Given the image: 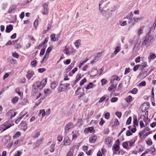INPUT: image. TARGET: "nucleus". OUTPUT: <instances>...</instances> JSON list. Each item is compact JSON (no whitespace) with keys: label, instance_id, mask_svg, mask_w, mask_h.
<instances>
[{"label":"nucleus","instance_id":"1","mask_svg":"<svg viewBox=\"0 0 156 156\" xmlns=\"http://www.w3.org/2000/svg\"><path fill=\"white\" fill-rule=\"evenodd\" d=\"M151 27H147L145 28V31L146 32L147 36L144 38L143 41L142 43V45L143 46H149L150 44V42L152 40V37L148 35L149 33L150 32Z\"/></svg>","mask_w":156,"mask_h":156},{"label":"nucleus","instance_id":"2","mask_svg":"<svg viewBox=\"0 0 156 156\" xmlns=\"http://www.w3.org/2000/svg\"><path fill=\"white\" fill-rule=\"evenodd\" d=\"M41 82L40 81H37L35 82L33 85V92L36 93L37 92L39 89H41Z\"/></svg>","mask_w":156,"mask_h":156},{"label":"nucleus","instance_id":"3","mask_svg":"<svg viewBox=\"0 0 156 156\" xmlns=\"http://www.w3.org/2000/svg\"><path fill=\"white\" fill-rule=\"evenodd\" d=\"M73 127V125L72 123L69 122L67 124L65 127L64 134L67 135L69 132V129H72Z\"/></svg>","mask_w":156,"mask_h":156},{"label":"nucleus","instance_id":"4","mask_svg":"<svg viewBox=\"0 0 156 156\" xmlns=\"http://www.w3.org/2000/svg\"><path fill=\"white\" fill-rule=\"evenodd\" d=\"M48 4V2H45L43 4V9L42 11V13L44 15L48 14V12L49 9L47 7Z\"/></svg>","mask_w":156,"mask_h":156},{"label":"nucleus","instance_id":"5","mask_svg":"<svg viewBox=\"0 0 156 156\" xmlns=\"http://www.w3.org/2000/svg\"><path fill=\"white\" fill-rule=\"evenodd\" d=\"M84 89H81V88L80 87H78L77 90L75 91V94L76 95H79V98H80L81 97H83L84 94V93L83 92Z\"/></svg>","mask_w":156,"mask_h":156},{"label":"nucleus","instance_id":"6","mask_svg":"<svg viewBox=\"0 0 156 156\" xmlns=\"http://www.w3.org/2000/svg\"><path fill=\"white\" fill-rule=\"evenodd\" d=\"M140 41H137L136 43L133 50V53L137 52L140 49Z\"/></svg>","mask_w":156,"mask_h":156},{"label":"nucleus","instance_id":"7","mask_svg":"<svg viewBox=\"0 0 156 156\" xmlns=\"http://www.w3.org/2000/svg\"><path fill=\"white\" fill-rule=\"evenodd\" d=\"M149 107V103L148 102H146L144 103L141 106V109L142 111L144 112L148 109Z\"/></svg>","mask_w":156,"mask_h":156},{"label":"nucleus","instance_id":"8","mask_svg":"<svg viewBox=\"0 0 156 156\" xmlns=\"http://www.w3.org/2000/svg\"><path fill=\"white\" fill-rule=\"evenodd\" d=\"M62 143L64 145L68 146L71 144V141L68 137H66L64 138Z\"/></svg>","mask_w":156,"mask_h":156},{"label":"nucleus","instance_id":"9","mask_svg":"<svg viewBox=\"0 0 156 156\" xmlns=\"http://www.w3.org/2000/svg\"><path fill=\"white\" fill-rule=\"evenodd\" d=\"M34 74V72L33 71L29 70L27 72L26 76L28 79L29 80L32 77Z\"/></svg>","mask_w":156,"mask_h":156},{"label":"nucleus","instance_id":"10","mask_svg":"<svg viewBox=\"0 0 156 156\" xmlns=\"http://www.w3.org/2000/svg\"><path fill=\"white\" fill-rule=\"evenodd\" d=\"M84 132L85 133H87L89 132L90 133H94V127H91L87 128H86L84 130Z\"/></svg>","mask_w":156,"mask_h":156},{"label":"nucleus","instance_id":"11","mask_svg":"<svg viewBox=\"0 0 156 156\" xmlns=\"http://www.w3.org/2000/svg\"><path fill=\"white\" fill-rule=\"evenodd\" d=\"M21 129L23 130H26L27 128V125L25 122H22L20 124Z\"/></svg>","mask_w":156,"mask_h":156},{"label":"nucleus","instance_id":"12","mask_svg":"<svg viewBox=\"0 0 156 156\" xmlns=\"http://www.w3.org/2000/svg\"><path fill=\"white\" fill-rule=\"evenodd\" d=\"M119 122L117 119H113L110 124V126H114L118 125H119Z\"/></svg>","mask_w":156,"mask_h":156},{"label":"nucleus","instance_id":"13","mask_svg":"<svg viewBox=\"0 0 156 156\" xmlns=\"http://www.w3.org/2000/svg\"><path fill=\"white\" fill-rule=\"evenodd\" d=\"M144 28L145 27L144 26H141L138 30L137 34L139 36L140 35L143 33V31Z\"/></svg>","mask_w":156,"mask_h":156},{"label":"nucleus","instance_id":"14","mask_svg":"<svg viewBox=\"0 0 156 156\" xmlns=\"http://www.w3.org/2000/svg\"><path fill=\"white\" fill-rule=\"evenodd\" d=\"M112 142V138L111 137H106L105 139V143L106 144H111Z\"/></svg>","mask_w":156,"mask_h":156},{"label":"nucleus","instance_id":"15","mask_svg":"<svg viewBox=\"0 0 156 156\" xmlns=\"http://www.w3.org/2000/svg\"><path fill=\"white\" fill-rule=\"evenodd\" d=\"M76 146H73L70 149V151L67 154V156H73V154L74 150Z\"/></svg>","mask_w":156,"mask_h":156},{"label":"nucleus","instance_id":"16","mask_svg":"<svg viewBox=\"0 0 156 156\" xmlns=\"http://www.w3.org/2000/svg\"><path fill=\"white\" fill-rule=\"evenodd\" d=\"M149 131V130L147 129L146 128L144 129L142 131L140 132L139 133V135L140 136V137L141 138H142L144 136H143L144 134L146 132V131Z\"/></svg>","mask_w":156,"mask_h":156},{"label":"nucleus","instance_id":"17","mask_svg":"<svg viewBox=\"0 0 156 156\" xmlns=\"http://www.w3.org/2000/svg\"><path fill=\"white\" fill-rule=\"evenodd\" d=\"M81 40H78L74 43V44L77 49H78L81 45Z\"/></svg>","mask_w":156,"mask_h":156},{"label":"nucleus","instance_id":"18","mask_svg":"<svg viewBox=\"0 0 156 156\" xmlns=\"http://www.w3.org/2000/svg\"><path fill=\"white\" fill-rule=\"evenodd\" d=\"M57 82L55 81L52 82L51 85V87L52 89H55L58 85Z\"/></svg>","mask_w":156,"mask_h":156},{"label":"nucleus","instance_id":"19","mask_svg":"<svg viewBox=\"0 0 156 156\" xmlns=\"http://www.w3.org/2000/svg\"><path fill=\"white\" fill-rule=\"evenodd\" d=\"M47 82V79L46 78H45L43 79L41 82V89H42L46 85Z\"/></svg>","mask_w":156,"mask_h":156},{"label":"nucleus","instance_id":"20","mask_svg":"<svg viewBox=\"0 0 156 156\" xmlns=\"http://www.w3.org/2000/svg\"><path fill=\"white\" fill-rule=\"evenodd\" d=\"M97 139V137L95 136H91L89 139V141L90 143L94 142Z\"/></svg>","mask_w":156,"mask_h":156},{"label":"nucleus","instance_id":"21","mask_svg":"<svg viewBox=\"0 0 156 156\" xmlns=\"http://www.w3.org/2000/svg\"><path fill=\"white\" fill-rule=\"evenodd\" d=\"M62 81H61L60 82V84L59 87L58 88V92H61L64 88L62 86H63V84L62 83Z\"/></svg>","mask_w":156,"mask_h":156},{"label":"nucleus","instance_id":"22","mask_svg":"<svg viewBox=\"0 0 156 156\" xmlns=\"http://www.w3.org/2000/svg\"><path fill=\"white\" fill-rule=\"evenodd\" d=\"M94 85L92 83H90L88 85H87L86 87V89L89 90L93 88L94 87Z\"/></svg>","mask_w":156,"mask_h":156},{"label":"nucleus","instance_id":"23","mask_svg":"<svg viewBox=\"0 0 156 156\" xmlns=\"http://www.w3.org/2000/svg\"><path fill=\"white\" fill-rule=\"evenodd\" d=\"M74 66V64L71 63L66 69V71L67 72H68Z\"/></svg>","mask_w":156,"mask_h":156},{"label":"nucleus","instance_id":"24","mask_svg":"<svg viewBox=\"0 0 156 156\" xmlns=\"http://www.w3.org/2000/svg\"><path fill=\"white\" fill-rule=\"evenodd\" d=\"M55 143L53 142L50 146V151L51 152H52L54 151L55 150Z\"/></svg>","mask_w":156,"mask_h":156},{"label":"nucleus","instance_id":"25","mask_svg":"<svg viewBox=\"0 0 156 156\" xmlns=\"http://www.w3.org/2000/svg\"><path fill=\"white\" fill-rule=\"evenodd\" d=\"M132 46V44L131 42H129V44H126L124 45V48L125 49H127L131 48Z\"/></svg>","mask_w":156,"mask_h":156},{"label":"nucleus","instance_id":"26","mask_svg":"<svg viewBox=\"0 0 156 156\" xmlns=\"http://www.w3.org/2000/svg\"><path fill=\"white\" fill-rule=\"evenodd\" d=\"M19 100V98L17 97H15L13 98L11 100L12 103L13 104H15L16 102Z\"/></svg>","mask_w":156,"mask_h":156},{"label":"nucleus","instance_id":"27","mask_svg":"<svg viewBox=\"0 0 156 156\" xmlns=\"http://www.w3.org/2000/svg\"><path fill=\"white\" fill-rule=\"evenodd\" d=\"M49 55V54L45 53V54L44 57L43 59V60L41 62L42 63H43V62L46 61V60L48 59V57Z\"/></svg>","mask_w":156,"mask_h":156},{"label":"nucleus","instance_id":"28","mask_svg":"<svg viewBox=\"0 0 156 156\" xmlns=\"http://www.w3.org/2000/svg\"><path fill=\"white\" fill-rule=\"evenodd\" d=\"M156 57V56L154 54H153L150 55L148 57V59L150 60H153Z\"/></svg>","mask_w":156,"mask_h":156},{"label":"nucleus","instance_id":"29","mask_svg":"<svg viewBox=\"0 0 156 156\" xmlns=\"http://www.w3.org/2000/svg\"><path fill=\"white\" fill-rule=\"evenodd\" d=\"M120 48L119 46H117L115 48V50L114 51V54L116 55L120 51Z\"/></svg>","mask_w":156,"mask_h":156},{"label":"nucleus","instance_id":"30","mask_svg":"<svg viewBox=\"0 0 156 156\" xmlns=\"http://www.w3.org/2000/svg\"><path fill=\"white\" fill-rule=\"evenodd\" d=\"M132 97L129 95L125 99V100L128 102H130L132 101Z\"/></svg>","mask_w":156,"mask_h":156},{"label":"nucleus","instance_id":"31","mask_svg":"<svg viewBox=\"0 0 156 156\" xmlns=\"http://www.w3.org/2000/svg\"><path fill=\"white\" fill-rule=\"evenodd\" d=\"M41 114L42 117L43 118L45 115V112L44 109L40 110L39 111V114Z\"/></svg>","mask_w":156,"mask_h":156},{"label":"nucleus","instance_id":"32","mask_svg":"<svg viewBox=\"0 0 156 156\" xmlns=\"http://www.w3.org/2000/svg\"><path fill=\"white\" fill-rule=\"evenodd\" d=\"M68 48H66L63 50V52L65 54L67 55H69L70 54V52Z\"/></svg>","mask_w":156,"mask_h":156},{"label":"nucleus","instance_id":"33","mask_svg":"<svg viewBox=\"0 0 156 156\" xmlns=\"http://www.w3.org/2000/svg\"><path fill=\"white\" fill-rule=\"evenodd\" d=\"M10 114V117L11 118L13 117H14L15 115H16V112H14V110H10V114Z\"/></svg>","mask_w":156,"mask_h":156},{"label":"nucleus","instance_id":"34","mask_svg":"<svg viewBox=\"0 0 156 156\" xmlns=\"http://www.w3.org/2000/svg\"><path fill=\"white\" fill-rule=\"evenodd\" d=\"M50 38H51V41H56L55 35V34H51L50 35Z\"/></svg>","mask_w":156,"mask_h":156},{"label":"nucleus","instance_id":"35","mask_svg":"<svg viewBox=\"0 0 156 156\" xmlns=\"http://www.w3.org/2000/svg\"><path fill=\"white\" fill-rule=\"evenodd\" d=\"M138 91V89L136 88H134L130 92L133 94H136Z\"/></svg>","mask_w":156,"mask_h":156},{"label":"nucleus","instance_id":"36","mask_svg":"<svg viewBox=\"0 0 156 156\" xmlns=\"http://www.w3.org/2000/svg\"><path fill=\"white\" fill-rule=\"evenodd\" d=\"M122 146L124 148L128 150V144L127 142H123L122 144Z\"/></svg>","mask_w":156,"mask_h":156},{"label":"nucleus","instance_id":"37","mask_svg":"<svg viewBox=\"0 0 156 156\" xmlns=\"http://www.w3.org/2000/svg\"><path fill=\"white\" fill-rule=\"evenodd\" d=\"M101 82L102 85V86L106 84L107 83V80L105 79H103L101 80Z\"/></svg>","mask_w":156,"mask_h":156},{"label":"nucleus","instance_id":"38","mask_svg":"<svg viewBox=\"0 0 156 156\" xmlns=\"http://www.w3.org/2000/svg\"><path fill=\"white\" fill-rule=\"evenodd\" d=\"M81 74H78L76 77V79L75 81V82H78L81 79Z\"/></svg>","mask_w":156,"mask_h":156},{"label":"nucleus","instance_id":"39","mask_svg":"<svg viewBox=\"0 0 156 156\" xmlns=\"http://www.w3.org/2000/svg\"><path fill=\"white\" fill-rule=\"evenodd\" d=\"M129 84V80L128 79H127L126 80H125V85L124 87L126 88L128 87Z\"/></svg>","mask_w":156,"mask_h":156},{"label":"nucleus","instance_id":"40","mask_svg":"<svg viewBox=\"0 0 156 156\" xmlns=\"http://www.w3.org/2000/svg\"><path fill=\"white\" fill-rule=\"evenodd\" d=\"M120 24L121 26H124L126 25L127 24V22L126 21H120Z\"/></svg>","mask_w":156,"mask_h":156},{"label":"nucleus","instance_id":"41","mask_svg":"<svg viewBox=\"0 0 156 156\" xmlns=\"http://www.w3.org/2000/svg\"><path fill=\"white\" fill-rule=\"evenodd\" d=\"M44 92L45 94H49L51 93V91L50 89H47L44 90Z\"/></svg>","mask_w":156,"mask_h":156},{"label":"nucleus","instance_id":"42","mask_svg":"<svg viewBox=\"0 0 156 156\" xmlns=\"http://www.w3.org/2000/svg\"><path fill=\"white\" fill-rule=\"evenodd\" d=\"M20 133L19 132H17L13 136L14 139L19 137L20 136Z\"/></svg>","mask_w":156,"mask_h":156},{"label":"nucleus","instance_id":"43","mask_svg":"<svg viewBox=\"0 0 156 156\" xmlns=\"http://www.w3.org/2000/svg\"><path fill=\"white\" fill-rule=\"evenodd\" d=\"M73 133V135H72V140H75L76 139L77 136L78 135V134H77L76 133H74V132H72Z\"/></svg>","mask_w":156,"mask_h":156},{"label":"nucleus","instance_id":"44","mask_svg":"<svg viewBox=\"0 0 156 156\" xmlns=\"http://www.w3.org/2000/svg\"><path fill=\"white\" fill-rule=\"evenodd\" d=\"M37 63V61L36 60H34L31 62V64L32 66L33 67H35L36 66Z\"/></svg>","mask_w":156,"mask_h":156},{"label":"nucleus","instance_id":"45","mask_svg":"<svg viewBox=\"0 0 156 156\" xmlns=\"http://www.w3.org/2000/svg\"><path fill=\"white\" fill-rule=\"evenodd\" d=\"M115 151H117L119 149V146L117 144L115 145L113 147Z\"/></svg>","mask_w":156,"mask_h":156},{"label":"nucleus","instance_id":"46","mask_svg":"<svg viewBox=\"0 0 156 156\" xmlns=\"http://www.w3.org/2000/svg\"><path fill=\"white\" fill-rule=\"evenodd\" d=\"M112 78L114 80H115L117 81H119L120 80V78L117 76H113Z\"/></svg>","mask_w":156,"mask_h":156},{"label":"nucleus","instance_id":"47","mask_svg":"<svg viewBox=\"0 0 156 156\" xmlns=\"http://www.w3.org/2000/svg\"><path fill=\"white\" fill-rule=\"evenodd\" d=\"M134 127H136L138 126V121L137 119H135L133 121Z\"/></svg>","mask_w":156,"mask_h":156},{"label":"nucleus","instance_id":"48","mask_svg":"<svg viewBox=\"0 0 156 156\" xmlns=\"http://www.w3.org/2000/svg\"><path fill=\"white\" fill-rule=\"evenodd\" d=\"M116 85L115 86H114L113 84L112 85L108 88V90L109 91H111L114 88L116 87Z\"/></svg>","mask_w":156,"mask_h":156},{"label":"nucleus","instance_id":"49","mask_svg":"<svg viewBox=\"0 0 156 156\" xmlns=\"http://www.w3.org/2000/svg\"><path fill=\"white\" fill-rule=\"evenodd\" d=\"M86 78H84V79H83L80 82V86H82L83 85L84 83L86 82Z\"/></svg>","mask_w":156,"mask_h":156},{"label":"nucleus","instance_id":"50","mask_svg":"<svg viewBox=\"0 0 156 156\" xmlns=\"http://www.w3.org/2000/svg\"><path fill=\"white\" fill-rule=\"evenodd\" d=\"M77 124H79V126L83 124V121L81 119H79L77 121Z\"/></svg>","mask_w":156,"mask_h":156},{"label":"nucleus","instance_id":"51","mask_svg":"<svg viewBox=\"0 0 156 156\" xmlns=\"http://www.w3.org/2000/svg\"><path fill=\"white\" fill-rule=\"evenodd\" d=\"M142 18H134L133 19V21L135 22H137L139 21L140 20H141Z\"/></svg>","mask_w":156,"mask_h":156},{"label":"nucleus","instance_id":"52","mask_svg":"<svg viewBox=\"0 0 156 156\" xmlns=\"http://www.w3.org/2000/svg\"><path fill=\"white\" fill-rule=\"evenodd\" d=\"M106 99V97L105 95H104L102 97H101L100 100L99 101V103H101L102 102L104 101Z\"/></svg>","mask_w":156,"mask_h":156},{"label":"nucleus","instance_id":"53","mask_svg":"<svg viewBox=\"0 0 156 156\" xmlns=\"http://www.w3.org/2000/svg\"><path fill=\"white\" fill-rule=\"evenodd\" d=\"M132 118L131 117H129L126 122V124L127 125L129 124L131 121Z\"/></svg>","mask_w":156,"mask_h":156},{"label":"nucleus","instance_id":"54","mask_svg":"<svg viewBox=\"0 0 156 156\" xmlns=\"http://www.w3.org/2000/svg\"><path fill=\"white\" fill-rule=\"evenodd\" d=\"M12 55L14 57L16 58H18L19 57L18 54L15 52L12 53Z\"/></svg>","mask_w":156,"mask_h":156},{"label":"nucleus","instance_id":"55","mask_svg":"<svg viewBox=\"0 0 156 156\" xmlns=\"http://www.w3.org/2000/svg\"><path fill=\"white\" fill-rule=\"evenodd\" d=\"M105 118L106 119H108L110 117V113L109 112H107L104 115Z\"/></svg>","mask_w":156,"mask_h":156},{"label":"nucleus","instance_id":"56","mask_svg":"<svg viewBox=\"0 0 156 156\" xmlns=\"http://www.w3.org/2000/svg\"><path fill=\"white\" fill-rule=\"evenodd\" d=\"M118 99V98L116 97H113L111 99V101L112 102H114L117 101Z\"/></svg>","mask_w":156,"mask_h":156},{"label":"nucleus","instance_id":"57","mask_svg":"<svg viewBox=\"0 0 156 156\" xmlns=\"http://www.w3.org/2000/svg\"><path fill=\"white\" fill-rule=\"evenodd\" d=\"M115 114L119 118H120L122 115V113L121 112H116Z\"/></svg>","mask_w":156,"mask_h":156},{"label":"nucleus","instance_id":"58","mask_svg":"<svg viewBox=\"0 0 156 156\" xmlns=\"http://www.w3.org/2000/svg\"><path fill=\"white\" fill-rule=\"evenodd\" d=\"M98 123V121L97 120H92L91 121L90 123L91 124L96 125Z\"/></svg>","mask_w":156,"mask_h":156},{"label":"nucleus","instance_id":"59","mask_svg":"<svg viewBox=\"0 0 156 156\" xmlns=\"http://www.w3.org/2000/svg\"><path fill=\"white\" fill-rule=\"evenodd\" d=\"M139 125L140 128L143 127L144 126V124L142 121H140L139 122Z\"/></svg>","mask_w":156,"mask_h":156},{"label":"nucleus","instance_id":"60","mask_svg":"<svg viewBox=\"0 0 156 156\" xmlns=\"http://www.w3.org/2000/svg\"><path fill=\"white\" fill-rule=\"evenodd\" d=\"M104 69V68L103 67L97 71L99 75H100L103 72Z\"/></svg>","mask_w":156,"mask_h":156},{"label":"nucleus","instance_id":"61","mask_svg":"<svg viewBox=\"0 0 156 156\" xmlns=\"http://www.w3.org/2000/svg\"><path fill=\"white\" fill-rule=\"evenodd\" d=\"M146 85V82L145 81H142L139 84V85L140 87L144 86Z\"/></svg>","mask_w":156,"mask_h":156},{"label":"nucleus","instance_id":"62","mask_svg":"<svg viewBox=\"0 0 156 156\" xmlns=\"http://www.w3.org/2000/svg\"><path fill=\"white\" fill-rule=\"evenodd\" d=\"M46 70V69L44 68H40L38 69V71L41 73H43Z\"/></svg>","mask_w":156,"mask_h":156},{"label":"nucleus","instance_id":"63","mask_svg":"<svg viewBox=\"0 0 156 156\" xmlns=\"http://www.w3.org/2000/svg\"><path fill=\"white\" fill-rule=\"evenodd\" d=\"M45 48H42L40 52V55H43L44 54L45 51Z\"/></svg>","mask_w":156,"mask_h":156},{"label":"nucleus","instance_id":"64","mask_svg":"<svg viewBox=\"0 0 156 156\" xmlns=\"http://www.w3.org/2000/svg\"><path fill=\"white\" fill-rule=\"evenodd\" d=\"M21 153L20 151H17L16 153L14 154V156H20Z\"/></svg>","mask_w":156,"mask_h":156}]
</instances>
